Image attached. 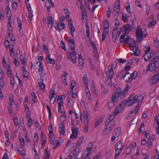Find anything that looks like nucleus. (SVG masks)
<instances>
[{"label":"nucleus","mask_w":159,"mask_h":159,"mask_svg":"<svg viewBox=\"0 0 159 159\" xmlns=\"http://www.w3.org/2000/svg\"><path fill=\"white\" fill-rule=\"evenodd\" d=\"M143 97L141 95L138 96L135 94L131 95L126 99L128 106H130L136 102L139 103L143 100Z\"/></svg>","instance_id":"nucleus-1"},{"label":"nucleus","mask_w":159,"mask_h":159,"mask_svg":"<svg viewBox=\"0 0 159 159\" xmlns=\"http://www.w3.org/2000/svg\"><path fill=\"white\" fill-rule=\"evenodd\" d=\"M151 63H150L148 66L146 71H153L155 70L159 66V61L158 60L156 59V58H153L152 60Z\"/></svg>","instance_id":"nucleus-2"},{"label":"nucleus","mask_w":159,"mask_h":159,"mask_svg":"<svg viewBox=\"0 0 159 159\" xmlns=\"http://www.w3.org/2000/svg\"><path fill=\"white\" fill-rule=\"evenodd\" d=\"M107 71L106 72L105 74H103V76L106 77L108 75V78L111 81L112 80V79L114 75V72L113 68L112 66L109 65L107 67Z\"/></svg>","instance_id":"nucleus-3"},{"label":"nucleus","mask_w":159,"mask_h":159,"mask_svg":"<svg viewBox=\"0 0 159 159\" xmlns=\"http://www.w3.org/2000/svg\"><path fill=\"white\" fill-rule=\"evenodd\" d=\"M136 35L138 42H139L141 40H143V37L142 30L139 26H138L136 29Z\"/></svg>","instance_id":"nucleus-4"},{"label":"nucleus","mask_w":159,"mask_h":159,"mask_svg":"<svg viewBox=\"0 0 159 159\" xmlns=\"http://www.w3.org/2000/svg\"><path fill=\"white\" fill-rule=\"evenodd\" d=\"M129 46L130 50L133 51V53L131 52V54H134L136 56H138L140 55V51L138 47H136L135 45H132V43L129 44Z\"/></svg>","instance_id":"nucleus-5"},{"label":"nucleus","mask_w":159,"mask_h":159,"mask_svg":"<svg viewBox=\"0 0 159 159\" xmlns=\"http://www.w3.org/2000/svg\"><path fill=\"white\" fill-rule=\"evenodd\" d=\"M66 54L67 55V59H69L70 58H71V61L73 63L76 62V56L75 52H73V53L71 52H67Z\"/></svg>","instance_id":"nucleus-6"},{"label":"nucleus","mask_w":159,"mask_h":159,"mask_svg":"<svg viewBox=\"0 0 159 159\" xmlns=\"http://www.w3.org/2000/svg\"><path fill=\"white\" fill-rule=\"evenodd\" d=\"M132 28L134 29V27L130 26L129 24H127L120 28L121 30L120 31L119 34H120L121 31L124 32V31H125V34H126L127 32L131 30ZM127 34H128V32Z\"/></svg>","instance_id":"nucleus-7"},{"label":"nucleus","mask_w":159,"mask_h":159,"mask_svg":"<svg viewBox=\"0 0 159 159\" xmlns=\"http://www.w3.org/2000/svg\"><path fill=\"white\" fill-rule=\"evenodd\" d=\"M123 90L121 92V89L120 88H117L115 91V93L113 94V95H115L116 97L118 98L120 97L121 98H123L126 94H123Z\"/></svg>","instance_id":"nucleus-8"},{"label":"nucleus","mask_w":159,"mask_h":159,"mask_svg":"<svg viewBox=\"0 0 159 159\" xmlns=\"http://www.w3.org/2000/svg\"><path fill=\"white\" fill-rule=\"evenodd\" d=\"M49 97L50 98V102L53 103L57 98V95L55 94L54 92L52 90H50L49 91Z\"/></svg>","instance_id":"nucleus-9"},{"label":"nucleus","mask_w":159,"mask_h":159,"mask_svg":"<svg viewBox=\"0 0 159 159\" xmlns=\"http://www.w3.org/2000/svg\"><path fill=\"white\" fill-rule=\"evenodd\" d=\"M118 97H116L115 95L112 94L111 98V102H109L108 103V107H109L110 109L111 108L110 106H114L115 105V103L117 102V100Z\"/></svg>","instance_id":"nucleus-10"},{"label":"nucleus","mask_w":159,"mask_h":159,"mask_svg":"<svg viewBox=\"0 0 159 159\" xmlns=\"http://www.w3.org/2000/svg\"><path fill=\"white\" fill-rule=\"evenodd\" d=\"M116 115H114V112L111 113L109 117L107 119L106 122L105 123V126H108L109 125L111 122H115L113 120V119L114 118L115 116Z\"/></svg>","instance_id":"nucleus-11"},{"label":"nucleus","mask_w":159,"mask_h":159,"mask_svg":"<svg viewBox=\"0 0 159 159\" xmlns=\"http://www.w3.org/2000/svg\"><path fill=\"white\" fill-rule=\"evenodd\" d=\"M159 80V73L155 74L152 77L151 84L153 85L157 83Z\"/></svg>","instance_id":"nucleus-12"},{"label":"nucleus","mask_w":159,"mask_h":159,"mask_svg":"<svg viewBox=\"0 0 159 159\" xmlns=\"http://www.w3.org/2000/svg\"><path fill=\"white\" fill-rule=\"evenodd\" d=\"M72 134H71L70 138L71 139H76L77 138L78 129L72 128Z\"/></svg>","instance_id":"nucleus-13"},{"label":"nucleus","mask_w":159,"mask_h":159,"mask_svg":"<svg viewBox=\"0 0 159 159\" xmlns=\"http://www.w3.org/2000/svg\"><path fill=\"white\" fill-rule=\"evenodd\" d=\"M92 46L93 48V55L94 59L96 60L98 59V54L97 49L96 48L95 44L93 42L91 43Z\"/></svg>","instance_id":"nucleus-14"},{"label":"nucleus","mask_w":159,"mask_h":159,"mask_svg":"<svg viewBox=\"0 0 159 159\" xmlns=\"http://www.w3.org/2000/svg\"><path fill=\"white\" fill-rule=\"evenodd\" d=\"M68 26L70 30V33L73 36H74V33L75 31L73 25V24L72 22V20L71 19H69L68 20Z\"/></svg>","instance_id":"nucleus-15"},{"label":"nucleus","mask_w":159,"mask_h":159,"mask_svg":"<svg viewBox=\"0 0 159 159\" xmlns=\"http://www.w3.org/2000/svg\"><path fill=\"white\" fill-rule=\"evenodd\" d=\"M145 54L143 56L144 60L146 61H149L153 55L154 52H151L150 53H145Z\"/></svg>","instance_id":"nucleus-16"},{"label":"nucleus","mask_w":159,"mask_h":159,"mask_svg":"<svg viewBox=\"0 0 159 159\" xmlns=\"http://www.w3.org/2000/svg\"><path fill=\"white\" fill-rule=\"evenodd\" d=\"M56 25H57L55 27V28L57 30H58L59 31H60L61 30L63 29L65 27V24L61 22H59L58 23L57 22Z\"/></svg>","instance_id":"nucleus-17"},{"label":"nucleus","mask_w":159,"mask_h":159,"mask_svg":"<svg viewBox=\"0 0 159 159\" xmlns=\"http://www.w3.org/2000/svg\"><path fill=\"white\" fill-rule=\"evenodd\" d=\"M59 131L60 134L64 135L65 133V128L64 123L63 122H61L59 127Z\"/></svg>","instance_id":"nucleus-18"},{"label":"nucleus","mask_w":159,"mask_h":159,"mask_svg":"<svg viewBox=\"0 0 159 159\" xmlns=\"http://www.w3.org/2000/svg\"><path fill=\"white\" fill-rule=\"evenodd\" d=\"M128 82V83L126 85L125 87L123 90V94H126L131 87V82Z\"/></svg>","instance_id":"nucleus-19"},{"label":"nucleus","mask_w":159,"mask_h":159,"mask_svg":"<svg viewBox=\"0 0 159 159\" xmlns=\"http://www.w3.org/2000/svg\"><path fill=\"white\" fill-rule=\"evenodd\" d=\"M126 72L124 70H122L120 73H118L116 75V77L121 80L123 78L124 79V77L125 74Z\"/></svg>","instance_id":"nucleus-20"},{"label":"nucleus","mask_w":159,"mask_h":159,"mask_svg":"<svg viewBox=\"0 0 159 159\" xmlns=\"http://www.w3.org/2000/svg\"><path fill=\"white\" fill-rule=\"evenodd\" d=\"M45 6L47 7V10L48 11H50V7H54V4L52 1H46V2Z\"/></svg>","instance_id":"nucleus-21"},{"label":"nucleus","mask_w":159,"mask_h":159,"mask_svg":"<svg viewBox=\"0 0 159 159\" xmlns=\"http://www.w3.org/2000/svg\"><path fill=\"white\" fill-rule=\"evenodd\" d=\"M123 80H125V81L130 82L132 78H131L130 74L129 73H127L126 72L125 75Z\"/></svg>","instance_id":"nucleus-22"},{"label":"nucleus","mask_w":159,"mask_h":159,"mask_svg":"<svg viewBox=\"0 0 159 159\" xmlns=\"http://www.w3.org/2000/svg\"><path fill=\"white\" fill-rule=\"evenodd\" d=\"M124 147V144L121 141H119L116 144V149L122 150Z\"/></svg>","instance_id":"nucleus-23"},{"label":"nucleus","mask_w":159,"mask_h":159,"mask_svg":"<svg viewBox=\"0 0 159 159\" xmlns=\"http://www.w3.org/2000/svg\"><path fill=\"white\" fill-rule=\"evenodd\" d=\"M50 55H48L47 56V58L46 59V61L48 64H54L55 63V61L54 59L50 58Z\"/></svg>","instance_id":"nucleus-24"},{"label":"nucleus","mask_w":159,"mask_h":159,"mask_svg":"<svg viewBox=\"0 0 159 159\" xmlns=\"http://www.w3.org/2000/svg\"><path fill=\"white\" fill-rule=\"evenodd\" d=\"M123 109V108L120 105H118L114 111V115H116L118 113L121 112Z\"/></svg>","instance_id":"nucleus-25"},{"label":"nucleus","mask_w":159,"mask_h":159,"mask_svg":"<svg viewBox=\"0 0 159 159\" xmlns=\"http://www.w3.org/2000/svg\"><path fill=\"white\" fill-rule=\"evenodd\" d=\"M50 152L48 150V148H46L44 151V156L45 159H48L49 158Z\"/></svg>","instance_id":"nucleus-26"},{"label":"nucleus","mask_w":159,"mask_h":159,"mask_svg":"<svg viewBox=\"0 0 159 159\" xmlns=\"http://www.w3.org/2000/svg\"><path fill=\"white\" fill-rule=\"evenodd\" d=\"M88 79L87 77V76L86 74L83 76V82L85 87H87L88 86Z\"/></svg>","instance_id":"nucleus-27"},{"label":"nucleus","mask_w":159,"mask_h":159,"mask_svg":"<svg viewBox=\"0 0 159 159\" xmlns=\"http://www.w3.org/2000/svg\"><path fill=\"white\" fill-rule=\"evenodd\" d=\"M23 70V75L24 78H28V71L26 70V68L25 67H23L22 68Z\"/></svg>","instance_id":"nucleus-28"},{"label":"nucleus","mask_w":159,"mask_h":159,"mask_svg":"<svg viewBox=\"0 0 159 159\" xmlns=\"http://www.w3.org/2000/svg\"><path fill=\"white\" fill-rule=\"evenodd\" d=\"M41 141L42 145H44L46 142V137L45 135L42 133L41 136Z\"/></svg>","instance_id":"nucleus-29"},{"label":"nucleus","mask_w":159,"mask_h":159,"mask_svg":"<svg viewBox=\"0 0 159 159\" xmlns=\"http://www.w3.org/2000/svg\"><path fill=\"white\" fill-rule=\"evenodd\" d=\"M111 130V129L108 127L107 126V127L102 132V134L103 135H106V134H108Z\"/></svg>","instance_id":"nucleus-30"},{"label":"nucleus","mask_w":159,"mask_h":159,"mask_svg":"<svg viewBox=\"0 0 159 159\" xmlns=\"http://www.w3.org/2000/svg\"><path fill=\"white\" fill-rule=\"evenodd\" d=\"M64 96V95H60L58 96L57 100L58 104H60V103L61 104V105H63V98L62 96Z\"/></svg>","instance_id":"nucleus-31"},{"label":"nucleus","mask_w":159,"mask_h":159,"mask_svg":"<svg viewBox=\"0 0 159 159\" xmlns=\"http://www.w3.org/2000/svg\"><path fill=\"white\" fill-rule=\"evenodd\" d=\"M84 139V137H81L80 138L77 142V143L75 147L77 148H79L80 145L83 142V140Z\"/></svg>","instance_id":"nucleus-32"},{"label":"nucleus","mask_w":159,"mask_h":159,"mask_svg":"<svg viewBox=\"0 0 159 159\" xmlns=\"http://www.w3.org/2000/svg\"><path fill=\"white\" fill-rule=\"evenodd\" d=\"M104 28L105 29H108L109 28V24L108 21L105 20L103 22Z\"/></svg>","instance_id":"nucleus-33"},{"label":"nucleus","mask_w":159,"mask_h":159,"mask_svg":"<svg viewBox=\"0 0 159 159\" xmlns=\"http://www.w3.org/2000/svg\"><path fill=\"white\" fill-rule=\"evenodd\" d=\"M120 128H117L115 130L114 135L116 136V137H118L120 134Z\"/></svg>","instance_id":"nucleus-34"},{"label":"nucleus","mask_w":159,"mask_h":159,"mask_svg":"<svg viewBox=\"0 0 159 159\" xmlns=\"http://www.w3.org/2000/svg\"><path fill=\"white\" fill-rule=\"evenodd\" d=\"M79 61V66L80 68H83L84 61L83 59H78Z\"/></svg>","instance_id":"nucleus-35"},{"label":"nucleus","mask_w":159,"mask_h":159,"mask_svg":"<svg viewBox=\"0 0 159 159\" xmlns=\"http://www.w3.org/2000/svg\"><path fill=\"white\" fill-rule=\"evenodd\" d=\"M86 113H85L84 117V122L85 124H88L89 121V118L88 116V113L87 112H85Z\"/></svg>","instance_id":"nucleus-36"},{"label":"nucleus","mask_w":159,"mask_h":159,"mask_svg":"<svg viewBox=\"0 0 159 159\" xmlns=\"http://www.w3.org/2000/svg\"><path fill=\"white\" fill-rule=\"evenodd\" d=\"M8 20L9 22L7 23L8 28L9 30L10 31L11 30H12V27L11 26V16H9V17L8 19Z\"/></svg>","instance_id":"nucleus-37"},{"label":"nucleus","mask_w":159,"mask_h":159,"mask_svg":"<svg viewBox=\"0 0 159 159\" xmlns=\"http://www.w3.org/2000/svg\"><path fill=\"white\" fill-rule=\"evenodd\" d=\"M9 40L11 41V44L12 46L15 45V38L14 37L11 36V37L9 39Z\"/></svg>","instance_id":"nucleus-38"},{"label":"nucleus","mask_w":159,"mask_h":159,"mask_svg":"<svg viewBox=\"0 0 159 159\" xmlns=\"http://www.w3.org/2000/svg\"><path fill=\"white\" fill-rule=\"evenodd\" d=\"M121 150H120L117 149H116L115 153L114 158L115 159H116L118 157V156L121 153Z\"/></svg>","instance_id":"nucleus-39"},{"label":"nucleus","mask_w":159,"mask_h":159,"mask_svg":"<svg viewBox=\"0 0 159 159\" xmlns=\"http://www.w3.org/2000/svg\"><path fill=\"white\" fill-rule=\"evenodd\" d=\"M32 100L34 103L36 102V97L34 92H33L31 93Z\"/></svg>","instance_id":"nucleus-40"},{"label":"nucleus","mask_w":159,"mask_h":159,"mask_svg":"<svg viewBox=\"0 0 159 159\" xmlns=\"http://www.w3.org/2000/svg\"><path fill=\"white\" fill-rule=\"evenodd\" d=\"M117 33L118 32H115L114 31H113L112 32V39L113 42H115L116 40V38Z\"/></svg>","instance_id":"nucleus-41"},{"label":"nucleus","mask_w":159,"mask_h":159,"mask_svg":"<svg viewBox=\"0 0 159 159\" xmlns=\"http://www.w3.org/2000/svg\"><path fill=\"white\" fill-rule=\"evenodd\" d=\"M137 75L138 73L136 71H134L132 74H130L131 78H132V80L135 79L137 76Z\"/></svg>","instance_id":"nucleus-42"},{"label":"nucleus","mask_w":159,"mask_h":159,"mask_svg":"<svg viewBox=\"0 0 159 159\" xmlns=\"http://www.w3.org/2000/svg\"><path fill=\"white\" fill-rule=\"evenodd\" d=\"M4 84L3 77H0V90H1V88L3 87Z\"/></svg>","instance_id":"nucleus-43"},{"label":"nucleus","mask_w":159,"mask_h":159,"mask_svg":"<svg viewBox=\"0 0 159 159\" xmlns=\"http://www.w3.org/2000/svg\"><path fill=\"white\" fill-rule=\"evenodd\" d=\"M149 24L148 27L154 26L156 24V21L154 20H149Z\"/></svg>","instance_id":"nucleus-44"},{"label":"nucleus","mask_w":159,"mask_h":159,"mask_svg":"<svg viewBox=\"0 0 159 159\" xmlns=\"http://www.w3.org/2000/svg\"><path fill=\"white\" fill-rule=\"evenodd\" d=\"M17 21L18 24V27L20 28V29L22 30V23L21 20L18 17L17 18Z\"/></svg>","instance_id":"nucleus-45"},{"label":"nucleus","mask_w":159,"mask_h":159,"mask_svg":"<svg viewBox=\"0 0 159 159\" xmlns=\"http://www.w3.org/2000/svg\"><path fill=\"white\" fill-rule=\"evenodd\" d=\"M102 120V119L101 118L99 119L98 120L96 121L94 123V127L96 128L97 127L98 125L100 124Z\"/></svg>","instance_id":"nucleus-46"},{"label":"nucleus","mask_w":159,"mask_h":159,"mask_svg":"<svg viewBox=\"0 0 159 159\" xmlns=\"http://www.w3.org/2000/svg\"><path fill=\"white\" fill-rule=\"evenodd\" d=\"M52 17V16H49L47 17L48 23V24L51 25L52 24L53 20Z\"/></svg>","instance_id":"nucleus-47"},{"label":"nucleus","mask_w":159,"mask_h":159,"mask_svg":"<svg viewBox=\"0 0 159 159\" xmlns=\"http://www.w3.org/2000/svg\"><path fill=\"white\" fill-rule=\"evenodd\" d=\"M75 85L76 83L75 81L74 80H71L70 88V89H72V92L73 90L74 89Z\"/></svg>","instance_id":"nucleus-48"},{"label":"nucleus","mask_w":159,"mask_h":159,"mask_svg":"<svg viewBox=\"0 0 159 159\" xmlns=\"http://www.w3.org/2000/svg\"><path fill=\"white\" fill-rule=\"evenodd\" d=\"M111 80H109V82H108V83L107 84V86H108L109 87H111V88H115L116 85H115V83H113L112 84L111 83Z\"/></svg>","instance_id":"nucleus-49"},{"label":"nucleus","mask_w":159,"mask_h":159,"mask_svg":"<svg viewBox=\"0 0 159 159\" xmlns=\"http://www.w3.org/2000/svg\"><path fill=\"white\" fill-rule=\"evenodd\" d=\"M43 47V51L44 53L47 55L49 53V51L47 47L45 45H44Z\"/></svg>","instance_id":"nucleus-50"},{"label":"nucleus","mask_w":159,"mask_h":159,"mask_svg":"<svg viewBox=\"0 0 159 159\" xmlns=\"http://www.w3.org/2000/svg\"><path fill=\"white\" fill-rule=\"evenodd\" d=\"M13 122L16 126H18L19 125L18 120L16 117L12 118Z\"/></svg>","instance_id":"nucleus-51"},{"label":"nucleus","mask_w":159,"mask_h":159,"mask_svg":"<svg viewBox=\"0 0 159 159\" xmlns=\"http://www.w3.org/2000/svg\"><path fill=\"white\" fill-rule=\"evenodd\" d=\"M154 46V47L158 48L159 47V41L157 40H154L153 42Z\"/></svg>","instance_id":"nucleus-52"},{"label":"nucleus","mask_w":159,"mask_h":159,"mask_svg":"<svg viewBox=\"0 0 159 159\" xmlns=\"http://www.w3.org/2000/svg\"><path fill=\"white\" fill-rule=\"evenodd\" d=\"M125 105H126L128 106V103L127 102L126 100H124L119 105H120L121 107H122L123 108V109Z\"/></svg>","instance_id":"nucleus-53"},{"label":"nucleus","mask_w":159,"mask_h":159,"mask_svg":"<svg viewBox=\"0 0 159 159\" xmlns=\"http://www.w3.org/2000/svg\"><path fill=\"white\" fill-rule=\"evenodd\" d=\"M4 44L7 48H10V43H9V41L8 40V39H7V40H6L4 43Z\"/></svg>","instance_id":"nucleus-54"},{"label":"nucleus","mask_w":159,"mask_h":159,"mask_svg":"<svg viewBox=\"0 0 159 159\" xmlns=\"http://www.w3.org/2000/svg\"><path fill=\"white\" fill-rule=\"evenodd\" d=\"M27 16L30 19V21H31L33 17V14L32 12H29L27 14Z\"/></svg>","instance_id":"nucleus-55"},{"label":"nucleus","mask_w":159,"mask_h":159,"mask_svg":"<svg viewBox=\"0 0 159 159\" xmlns=\"http://www.w3.org/2000/svg\"><path fill=\"white\" fill-rule=\"evenodd\" d=\"M44 106H46L47 109L48 111V112L49 113V118H51V110L50 109V107H49V106H48V105L47 104H46V103L45 104Z\"/></svg>","instance_id":"nucleus-56"},{"label":"nucleus","mask_w":159,"mask_h":159,"mask_svg":"<svg viewBox=\"0 0 159 159\" xmlns=\"http://www.w3.org/2000/svg\"><path fill=\"white\" fill-rule=\"evenodd\" d=\"M49 139L50 143L53 145H55L54 140L55 139L54 137H49Z\"/></svg>","instance_id":"nucleus-57"},{"label":"nucleus","mask_w":159,"mask_h":159,"mask_svg":"<svg viewBox=\"0 0 159 159\" xmlns=\"http://www.w3.org/2000/svg\"><path fill=\"white\" fill-rule=\"evenodd\" d=\"M10 82L11 85H12V86H13L14 84V78L13 76L12 75H10Z\"/></svg>","instance_id":"nucleus-58"},{"label":"nucleus","mask_w":159,"mask_h":159,"mask_svg":"<svg viewBox=\"0 0 159 159\" xmlns=\"http://www.w3.org/2000/svg\"><path fill=\"white\" fill-rule=\"evenodd\" d=\"M125 33L123 34L121 36L120 39V41L121 43H124V40L125 39Z\"/></svg>","instance_id":"nucleus-59"},{"label":"nucleus","mask_w":159,"mask_h":159,"mask_svg":"<svg viewBox=\"0 0 159 159\" xmlns=\"http://www.w3.org/2000/svg\"><path fill=\"white\" fill-rule=\"evenodd\" d=\"M115 124V122H111L110 123L109 125L108 126H107L108 127H109L111 129H112L114 127V125Z\"/></svg>","instance_id":"nucleus-60"},{"label":"nucleus","mask_w":159,"mask_h":159,"mask_svg":"<svg viewBox=\"0 0 159 159\" xmlns=\"http://www.w3.org/2000/svg\"><path fill=\"white\" fill-rule=\"evenodd\" d=\"M20 145L22 147L24 146V139L23 138H20Z\"/></svg>","instance_id":"nucleus-61"},{"label":"nucleus","mask_w":159,"mask_h":159,"mask_svg":"<svg viewBox=\"0 0 159 159\" xmlns=\"http://www.w3.org/2000/svg\"><path fill=\"white\" fill-rule=\"evenodd\" d=\"M129 15L128 16V18L130 20L132 21L134 19V15L132 14L130 12H129Z\"/></svg>","instance_id":"nucleus-62"},{"label":"nucleus","mask_w":159,"mask_h":159,"mask_svg":"<svg viewBox=\"0 0 159 159\" xmlns=\"http://www.w3.org/2000/svg\"><path fill=\"white\" fill-rule=\"evenodd\" d=\"M34 138H33V141L34 142H37L38 140V135L37 134H34Z\"/></svg>","instance_id":"nucleus-63"},{"label":"nucleus","mask_w":159,"mask_h":159,"mask_svg":"<svg viewBox=\"0 0 159 159\" xmlns=\"http://www.w3.org/2000/svg\"><path fill=\"white\" fill-rule=\"evenodd\" d=\"M153 58H156V59L158 60L159 59V50L156 53Z\"/></svg>","instance_id":"nucleus-64"}]
</instances>
